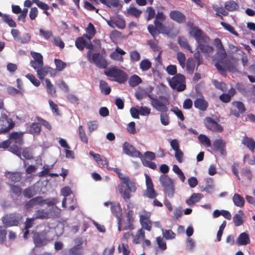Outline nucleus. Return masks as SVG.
I'll list each match as a JSON object with an SVG mask.
<instances>
[{
    "label": "nucleus",
    "instance_id": "1",
    "mask_svg": "<svg viewBox=\"0 0 255 255\" xmlns=\"http://www.w3.org/2000/svg\"><path fill=\"white\" fill-rule=\"evenodd\" d=\"M57 203L58 201L56 199L43 200L41 197H37L30 200L26 204V206L29 207L36 205V204L43 205V204H47L50 207V209L51 208V209L53 210V212L50 211V212H48L44 210H38L35 213V217L36 218L45 219L59 215L60 209L57 208L55 206V204Z\"/></svg>",
    "mask_w": 255,
    "mask_h": 255
},
{
    "label": "nucleus",
    "instance_id": "2",
    "mask_svg": "<svg viewBox=\"0 0 255 255\" xmlns=\"http://www.w3.org/2000/svg\"><path fill=\"white\" fill-rule=\"evenodd\" d=\"M187 25L189 27V34L196 40L201 50L208 54L212 53L213 48L209 45V38L201 30L194 26L193 23L188 22Z\"/></svg>",
    "mask_w": 255,
    "mask_h": 255
},
{
    "label": "nucleus",
    "instance_id": "3",
    "mask_svg": "<svg viewBox=\"0 0 255 255\" xmlns=\"http://www.w3.org/2000/svg\"><path fill=\"white\" fill-rule=\"evenodd\" d=\"M114 171L118 174L121 180L119 187L121 196L125 200L129 199L131 196L129 192H135L136 190L135 183L131 181L128 176L121 173L119 169L115 168L114 169Z\"/></svg>",
    "mask_w": 255,
    "mask_h": 255
},
{
    "label": "nucleus",
    "instance_id": "4",
    "mask_svg": "<svg viewBox=\"0 0 255 255\" xmlns=\"http://www.w3.org/2000/svg\"><path fill=\"white\" fill-rule=\"evenodd\" d=\"M214 42L216 46L219 50L217 53L218 61L215 65L217 69L222 74H224L225 69H228L231 72H235V68L233 66L229 65L227 63L226 53L223 49V46L220 39L216 38L215 39Z\"/></svg>",
    "mask_w": 255,
    "mask_h": 255
},
{
    "label": "nucleus",
    "instance_id": "5",
    "mask_svg": "<svg viewBox=\"0 0 255 255\" xmlns=\"http://www.w3.org/2000/svg\"><path fill=\"white\" fill-rule=\"evenodd\" d=\"M148 97L150 100V105L153 108L161 113L167 112L168 106L170 104L169 99L167 97L160 96L154 98L150 95H148Z\"/></svg>",
    "mask_w": 255,
    "mask_h": 255
},
{
    "label": "nucleus",
    "instance_id": "6",
    "mask_svg": "<svg viewBox=\"0 0 255 255\" xmlns=\"http://www.w3.org/2000/svg\"><path fill=\"white\" fill-rule=\"evenodd\" d=\"M87 58L90 63L94 64L99 68H106L108 66L107 61L99 53H93L89 50L87 53Z\"/></svg>",
    "mask_w": 255,
    "mask_h": 255
},
{
    "label": "nucleus",
    "instance_id": "7",
    "mask_svg": "<svg viewBox=\"0 0 255 255\" xmlns=\"http://www.w3.org/2000/svg\"><path fill=\"white\" fill-rule=\"evenodd\" d=\"M104 73L107 76L113 78L114 81L120 83H124L127 79L126 73L116 67L109 68Z\"/></svg>",
    "mask_w": 255,
    "mask_h": 255
},
{
    "label": "nucleus",
    "instance_id": "8",
    "mask_svg": "<svg viewBox=\"0 0 255 255\" xmlns=\"http://www.w3.org/2000/svg\"><path fill=\"white\" fill-rule=\"evenodd\" d=\"M159 181L167 195L172 197L174 192L173 181L171 178L167 175H161L159 177Z\"/></svg>",
    "mask_w": 255,
    "mask_h": 255
},
{
    "label": "nucleus",
    "instance_id": "9",
    "mask_svg": "<svg viewBox=\"0 0 255 255\" xmlns=\"http://www.w3.org/2000/svg\"><path fill=\"white\" fill-rule=\"evenodd\" d=\"M184 81L185 78L183 75L177 74L169 80V83L172 88L176 89L178 91H182L186 87Z\"/></svg>",
    "mask_w": 255,
    "mask_h": 255
},
{
    "label": "nucleus",
    "instance_id": "10",
    "mask_svg": "<svg viewBox=\"0 0 255 255\" xmlns=\"http://www.w3.org/2000/svg\"><path fill=\"white\" fill-rule=\"evenodd\" d=\"M105 206L110 205L112 213L117 217L118 222V230L121 231V223L122 217V210L119 203L106 202L104 203Z\"/></svg>",
    "mask_w": 255,
    "mask_h": 255
},
{
    "label": "nucleus",
    "instance_id": "11",
    "mask_svg": "<svg viewBox=\"0 0 255 255\" xmlns=\"http://www.w3.org/2000/svg\"><path fill=\"white\" fill-rule=\"evenodd\" d=\"M150 212L142 211L139 213L140 222L143 228L150 231L151 229V222L149 220Z\"/></svg>",
    "mask_w": 255,
    "mask_h": 255
},
{
    "label": "nucleus",
    "instance_id": "12",
    "mask_svg": "<svg viewBox=\"0 0 255 255\" xmlns=\"http://www.w3.org/2000/svg\"><path fill=\"white\" fill-rule=\"evenodd\" d=\"M14 124L11 119H9L6 115H2L0 119V133L5 132L10 130Z\"/></svg>",
    "mask_w": 255,
    "mask_h": 255
},
{
    "label": "nucleus",
    "instance_id": "13",
    "mask_svg": "<svg viewBox=\"0 0 255 255\" xmlns=\"http://www.w3.org/2000/svg\"><path fill=\"white\" fill-rule=\"evenodd\" d=\"M123 150L124 153L133 157H140L142 155L141 153L137 150L129 143L125 142L123 146Z\"/></svg>",
    "mask_w": 255,
    "mask_h": 255
},
{
    "label": "nucleus",
    "instance_id": "14",
    "mask_svg": "<svg viewBox=\"0 0 255 255\" xmlns=\"http://www.w3.org/2000/svg\"><path fill=\"white\" fill-rule=\"evenodd\" d=\"M204 123L206 128L212 131L221 132L223 130V127L211 118H205Z\"/></svg>",
    "mask_w": 255,
    "mask_h": 255
},
{
    "label": "nucleus",
    "instance_id": "15",
    "mask_svg": "<svg viewBox=\"0 0 255 255\" xmlns=\"http://www.w3.org/2000/svg\"><path fill=\"white\" fill-rule=\"evenodd\" d=\"M45 230L40 233L35 232L33 235V241L37 247H41L46 244L47 240Z\"/></svg>",
    "mask_w": 255,
    "mask_h": 255
},
{
    "label": "nucleus",
    "instance_id": "16",
    "mask_svg": "<svg viewBox=\"0 0 255 255\" xmlns=\"http://www.w3.org/2000/svg\"><path fill=\"white\" fill-rule=\"evenodd\" d=\"M85 36L84 35L82 37L78 38L75 41V45L76 47L80 50H82L85 47L86 48L91 50L93 49V45L91 42H87Z\"/></svg>",
    "mask_w": 255,
    "mask_h": 255
},
{
    "label": "nucleus",
    "instance_id": "17",
    "mask_svg": "<svg viewBox=\"0 0 255 255\" xmlns=\"http://www.w3.org/2000/svg\"><path fill=\"white\" fill-rule=\"evenodd\" d=\"M107 22L108 24L112 28L117 27L119 29H124L126 26L124 19L120 17L111 18Z\"/></svg>",
    "mask_w": 255,
    "mask_h": 255
},
{
    "label": "nucleus",
    "instance_id": "18",
    "mask_svg": "<svg viewBox=\"0 0 255 255\" xmlns=\"http://www.w3.org/2000/svg\"><path fill=\"white\" fill-rule=\"evenodd\" d=\"M22 132H12L9 136L10 143L13 145H17L19 148V146L22 142Z\"/></svg>",
    "mask_w": 255,
    "mask_h": 255
},
{
    "label": "nucleus",
    "instance_id": "19",
    "mask_svg": "<svg viewBox=\"0 0 255 255\" xmlns=\"http://www.w3.org/2000/svg\"><path fill=\"white\" fill-rule=\"evenodd\" d=\"M9 147V150L15 154L18 157H20L21 152L20 151V148L18 147L17 145H12L11 143H10V140L4 141L0 143V148H7Z\"/></svg>",
    "mask_w": 255,
    "mask_h": 255
},
{
    "label": "nucleus",
    "instance_id": "20",
    "mask_svg": "<svg viewBox=\"0 0 255 255\" xmlns=\"http://www.w3.org/2000/svg\"><path fill=\"white\" fill-rule=\"evenodd\" d=\"M226 142L221 138L215 139L213 142V146L216 150L219 151L222 155H226Z\"/></svg>",
    "mask_w": 255,
    "mask_h": 255
},
{
    "label": "nucleus",
    "instance_id": "21",
    "mask_svg": "<svg viewBox=\"0 0 255 255\" xmlns=\"http://www.w3.org/2000/svg\"><path fill=\"white\" fill-rule=\"evenodd\" d=\"M76 246L72 248L69 251V255H81L83 252V247L81 246L82 241L80 239L75 240Z\"/></svg>",
    "mask_w": 255,
    "mask_h": 255
},
{
    "label": "nucleus",
    "instance_id": "22",
    "mask_svg": "<svg viewBox=\"0 0 255 255\" xmlns=\"http://www.w3.org/2000/svg\"><path fill=\"white\" fill-rule=\"evenodd\" d=\"M2 221L5 227L17 226L18 224V221L16 219L15 216L13 215L4 216L2 218Z\"/></svg>",
    "mask_w": 255,
    "mask_h": 255
},
{
    "label": "nucleus",
    "instance_id": "23",
    "mask_svg": "<svg viewBox=\"0 0 255 255\" xmlns=\"http://www.w3.org/2000/svg\"><path fill=\"white\" fill-rule=\"evenodd\" d=\"M169 15H170V18L172 20H173L178 23H182L185 21V15L179 11H177V10L171 11L170 12Z\"/></svg>",
    "mask_w": 255,
    "mask_h": 255
},
{
    "label": "nucleus",
    "instance_id": "24",
    "mask_svg": "<svg viewBox=\"0 0 255 255\" xmlns=\"http://www.w3.org/2000/svg\"><path fill=\"white\" fill-rule=\"evenodd\" d=\"M203 197L201 193H193L189 199L186 200V203L189 206H193L195 203L198 202Z\"/></svg>",
    "mask_w": 255,
    "mask_h": 255
},
{
    "label": "nucleus",
    "instance_id": "25",
    "mask_svg": "<svg viewBox=\"0 0 255 255\" xmlns=\"http://www.w3.org/2000/svg\"><path fill=\"white\" fill-rule=\"evenodd\" d=\"M89 154L93 157L95 160L97 162L98 164L102 165L103 166H107L108 160L106 157L101 156L99 154L95 153L92 151H91Z\"/></svg>",
    "mask_w": 255,
    "mask_h": 255
},
{
    "label": "nucleus",
    "instance_id": "26",
    "mask_svg": "<svg viewBox=\"0 0 255 255\" xmlns=\"http://www.w3.org/2000/svg\"><path fill=\"white\" fill-rule=\"evenodd\" d=\"M194 106L202 111H205L208 106V103L202 98L197 99L194 103Z\"/></svg>",
    "mask_w": 255,
    "mask_h": 255
},
{
    "label": "nucleus",
    "instance_id": "27",
    "mask_svg": "<svg viewBox=\"0 0 255 255\" xmlns=\"http://www.w3.org/2000/svg\"><path fill=\"white\" fill-rule=\"evenodd\" d=\"M250 241L249 235L246 233H241L238 237L237 243L239 245H246L249 244Z\"/></svg>",
    "mask_w": 255,
    "mask_h": 255
},
{
    "label": "nucleus",
    "instance_id": "28",
    "mask_svg": "<svg viewBox=\"0 0 255 255\" xmlns=\"http://www.w3.org/2000/svg\"><path fill=\"white\" fill-rule=\"evenodd\" d=\"M86 32L87 34H84V36H85L88 41L90 42L92 38L96 33V29L93 24L91 23H89L88 24V26L86 28Z\"/></svg>",
    "mask_w": 255,
    "mask_h": 255
},
{
    "label": "nucleus",
    "instance_id": "29",
    "mask_svg": "<svg viewBox=\"0 0 255 255\" xmlns=\"http://www.w3.org/2000/svg\"><path fill=\"white\" fill-rule=\"evenodd\" d=\"M233 201L235 206L242 207L245 204V200L243 197L237 193H235L232 198Z\"/></svg>",
    "mask_w": 255,
    "mask_h": 255
},
{
    "label": "nucleus",
    "instance_id": "30",
    "mask_svg": "<svg viewBox=\"0 0 255 255\" xmlns=\"http://www.w3.org/2000/svg\"><path fill=\"white\" fill-rule=\"evenodd\" d=\"M41 130V128L38 123H32L27 128V131L33 135L38 134Z\"/></svg>",
    "mask_w": 255,
    "mask_h": 255
},
{
    "label": "nucleus",
    "instance_id": "31",
    "mask_svg": "<svg viewBox=\"0 0 255 255\" xmlns=\"http://www.w3.org/2000/svg\"><path fill=\"white\" fill-rule=\"evenodd\" d=\"M244 215V214L241 210H239L238 214L234 215L233 220L236 226H240L243 224Z\"/></svg>",
    "mask_w": 255,
    "mask_h": 255
},
{
    "label": "nucleus",
    "instance_id": "32",
    "mask_svg": "<svg viewBox=\"0 0 255 255\" xmlns=\"http://www.w3.org/2000/svg\"><path fill=\"white\" fill-rule=\"evenodd\" d=\"M141 82V79L137 75L130 76L128 79V84L132 87L136 86Z\"/></svg>",
    "mask_w": 255,
    "mask_h": 255
},
{
    "label": "nucleus",
    "instance_id": "33",
    "mask_svg": "<svg viewBox=\"0 0 255 255\" xmlns=\"http://www.w3.org/2000/svg\"><path fill=\"white\" fill-rule=\"evenodd\" d=\"M242 143L251 151H253L255 148V141L251 138L244 137L242 140Z\"/></svg>",
    "mask_w": 255,
    "mask_h": 255
},
{
    "label": "nucleus",
    "instance_id": "34",
    "mask_svg": "<svg viewBox=\"0 0 255 255\" xmlns=\"http://www.w3.org/2000/svg\"><path fill=\"white\" fill-rule=\"evenodd\" d=\"M51 68L48 67H41L38 69L37 71V74L39 78L42 80L46 76V75L50 72Z\"/></svg>",
    "mask_w": 255,
    "mask_h": 255
},
{
    "label": "nucleus",
    "instance_id": "35",
    "mask_svg": "<svg viewBox=\"0 0 255 255\" xmlns=\"http://www.w3.org/2000/svg\"><path fill=\"white\" fill-rule=\"evenodd\" d=\"M46 87L48 93L52 97H55L56 95V90L53 86V85L51 83L50 80L48 79H46L45 80Z\"/></svg>",
    "mask_w": 255,
    "mask_h": 255
},
{
    "label": "nucleus",
    "instance_id": "36",
    "mask_svg": "<svg viewBox=\"0 0 255 255\" xmlns=\"http://www.w3.org/2000/svg\"><path fill=\"white\" fill-rule=\"evenodd\" d=\"M144 232L142 229H140L138 231L136 235L134 237L133 242L134 244L140 243L144 240Z\"/></svg>",
    "mask_w": 255,
    "mask_h": 255
},
{
    "label": "nucleus",
    "instance_id": "37",
    "mask_svg": "<svg viewBox=\"0 0 255 255\" xmlns=\"http://www.w3.org/2000/svg\"><path fill=\"white\" fill-rule=\"evenodd\" d=\"M151 62L148 59L142 60L139 64V68L142 71H146L151 67Z\"/></svg>",
    "mask_w": 255,
    "mask_h": 255
},
{
    "label": "nucleus",
    "instance_id": "38",
    "mask_svg": "<svg viewBox=\"0 0 255 255\" xmlns=\"http://www.w3.org/2000/svg\"><path fill=\"white\" fill-rule=\"evenodd\" d=\"M178 43L181 47L189 50L191 53L193 52L186 38L179 37L178 38Z\"/></svg>",
    "mask_w": 255,
    "mask_h": 255
},
{
    "label": "nucleus",
    "instance_id": "39",
    "mask_svg": "<svg viewBox=\"0 0 255 255\" xmlns=\"http://www.w3.org/2000/svg\"><path fill=\"white\" fill-rule=\"evenodd\" d=\"M100 88L101 92L105 95L109 94L111 92V88L108 84L104 81L100 82Z\"/></svg>",
    "mask_w": 255,
    "mask_h": 255
},
{
    "label": "nucleus",
    "instance_id": "40",
    "mask_svg": "<svg viewBox=\"0 0 255 255\" xmlns=\"http://www.w3.org/2000/svg\"><path fill=\"white\" fill-rule=\"evenodd\" d=\"M195 64L194 60L192 58L188 59L186 65V71L189 74H192L195 69Z\"/></svg>",
    "mask_w": 255,
    "mask_h": 255
},
{
    "label": "nucleus",
    "instance_id": "41",
    "mask_svg": "<svg viewBox=\"0 0 255 255\" xmlns=\"http://www.w3.org/2000/svg\"><path fill=\"white\" fill-rule=\"evenodd\" d=\"M172 170L175 173H176L178 175V177L182 181V182H184L185 180V177L184 176V174L177 165H173Z\"/></svg>",
    "mask_w": 255,
    "mask_h": 255
},
{
    "label": "nucleus",
    "instance_id": "42",
    "mask_svg": "<svg viewBox=\"0 0 255 255\" xmlns=\"http://www.w3.org/2000/svg\"><path fill=\"white\" fill-rule=\"evenodd\" d=\"M6 176L13 182H17L20 180V174L18 172H8Z\"/></svg>",
    "mask_w": 255,
    "mask_h": 255
},
{
    "label": "nucleus",
    "instance_id": "43",
    "mask_svg": "<svg viewBox=\"0 0 255 255\" xmlns=\"http://www.w3.org/2000/svg\"><path fill=\"white\" fill-rule=\"evenodd\" d=\"M1 17L3 21L6 23L10 27H15L16 26L15 22L8 15L2 14Z\"/></svg>",
    "mask_w": 255,
    "mask_h": 255
},
{
    "label": "nucleus",
    "instance_id": "44",
    "mask_svg": "<svg viewBox=\"0 0 255 255\" xmlns=\"http://www.w3.org/2000/svg\"><path fill=\"white\" fill-rule=\"evenodd\" d=\"M145 195L149 198L153 199L157 196V193L154 189L153 186L146 188L145 192Z\"/></svg>",
    "mask_w": 255,
    "mask_h": 255
},
{
    "label": "nucleus",
    "instance_id": "45",
    "mask_svg": "<svg viewBox=\"0 0 255 255\" xmlns=\"http://www.w3.org/2000/svg\"><path fill=\"white\" fill-rule=\"evenodd\" d=\"M176 58L182 68H184L185 65L186 57L185 54L182 52L177 53Z\"/></svg>",
    "mask_w": 255,
    "mask_h": 255
},
{
    "label": "nucleus",
    "instance_id": "46",
    "mask_svg": "<svg viewBox=\"0 0 255 255\" xmlns=\"http://www.w3.org/2000/svg\"><path fill=\"white\" fill-rule=\"evenodd\" d=\"M198 139L201 143L206 145L207 147L211 146V143L210 139L204 134H200L198 136Z\"/></svg>",
    "mask_w": 255,
    "mask_h": 255
},
{
    "label": "nucleus",
    "instance_id": "47",
    "mask_svg": "<svg viewBox=\"0 0 255 255\" xmlns=\"http://www.w3.org/2000/svg\"><path fill=\"white\" fill-rule=\"evenodd\" d=\"M79 137L82 141L85 143H88V138L87 136L85 130L82 126H80L78 128Z\"/></svg>",
    "mask_w": 255,
    "mask_h": 255
},
{
    "label": "nucleus",
    "instance_id": "48",
    "mask_svg": "<svg viewBox=\"0 0 255 255\" xmlns=\"http://www.w3.org/2000/svg\"><path fill=\"white\" fill-rule=\"evenodd\" d=\"M186 249L189 251H193L195 247V242L191 238H188L186 240Z\"/></svg>",
    "mask_w": 255,
    "mask_h": 255
},
{
    "label": "nucleus",
    "instance_id": "49",
    "mask_svg": "<svg viewBox=\"0 0 255 255\" xmlns=\"http://www.w3.org/2000/svg\"><path fill=\"white\" fill-rule=\"evenodd\" d=\"M162 235L166 240H172L175 238V234L170 230H162Z\"/></svg>",
    "mask_w": 255,
    "mask_h": 255
},
{
    "label": "nucleus",
    "instance_id": "50",
    "mask_svg": "<svg viewBox=\"0 0 255 255\" xmlns=\"http://www.w3.org/2000/svg\"><path fill=\"white\" fill-rule=\"evenodd\" d=\"M210 183L208 182L202 191H206L208 193H212L215 190V185L212 179H210Z\"/></svg>",
    "mask_w": 255,
    "mask_h": 255
},
{
    "label": "nucleus",
    "instance_id": "51",
    "mask_svg": "<svg viewBox=\"0 0 255 255\" xmlns=\"http://www.w3.org/2000/svg\"><path fill=\"white\" fill-rule=\"evenodd\" d=\"M225 7L226 10L233 11L238 8V4L234 1H230L225 3Z\"/></svg>",
    "mask_w": 255,
    "mask_h": 255
},
{
    "label": "nucleus",
    "instance_id": "52",
    "mask_svg": "<svg viewBox=\"0 0 255 255\" xmlns=\"http://www.w3.org/2000/svg\"><path fill=\"white\" fill-rule=\"evenodd\" d=\"M128 13L135 17H138L141 13L142 11L134 7L130 6L127 9Z\"/></svg>",
    "mask_w": 255,
    "mask_h": 255
},
{
    "label": "nucleus",
    "instance_id": "53",
    "mask_svg": "<svg viewBox=\"0 0 255 255\" xmlns=\"http://www.w3.org/2000/svg\"><path fill=\"white\" fill-rule=\"evenodd\" d=\"M213 9L216 11V14L218 15H219L220 14L224 15H227L228 13L226 9L223 6H219L217 5H215L213 6Z\"/></svg>",
    "mask_w": 255,
    "mask_h": 255
},
{
    "label": "nucleus",
    "instance_id": "54",
    "mask_svg": "<svg viewBox=\"0 0 255 255\" xmlns=\"http://www.w3.org/2000/svg\"><path fill=\"white\" fill-rule=\"evenodd\" d=\"M156 242L158 245V247L161 251H165L166 248V244L165 241L161 237H157L156 238Z\"/></svg>",
    "mask_w": 255,
    "mask_h": 255
},
{
    "label": "nucleus",
    "instance_id": "55",
    "mask_svg": "<svg viewBox=\"0 0 255 255\" xmlns=\"http://www.w3.org/2000/svg\"><path fill=\"white\" fill-rule=\"evenodd\" d=\"M140 159L142 161L143 164L147 167H148L151 169H154L156 167V165L153 162L151 161L147 160L142 155L140 157Z\"/></svg>",
    "mask_w": 255,
    "mask_h": 255
},
{
    "label": "nucleus",
    "instance_id": "56",
    "mask_svg": "<svg viewBox=\"0 0 255 255\" xmlns=\"http://www.w3.org/2000/svg\"><path fill=\"white\" fill-rule=\"evenodd\" d=\"M39 35L44 39L47 40L52 36V33L50 30H44L43 29H40Z\"/></svg>",
    "mask_w": 255,
    "mask_h": 255
},
{
    "label": "nucleus",
    "instance_id": "57",
    "mask_svg": "<svg viewBox=\"0 0 255 255\" xmlns=\"http://www.w3.org/2000/svg\"><path fill=\"white\" fill-rule=\"evenodd\" d=\"M102 3L109 7H116L119 4V0H103Z\"/></svg>",
    "mask_w": 255,
    "mask_h": 255
},
{
    "label": "nucleus",
    "instance_id": "58",
    "mask_svg": "<svg viewBox=\"0 0 255 255\" xmlns=\"http://www.w3.org/2000/svg\"><path fill=\"white\" fill-rule=\"evenodd\" d=\"M7 231L5 228L0 226V244H3L6 240Z\"/></svg>",
    "mask_w": 255,
    "mask_h": 255
},
{
    "label": "nucleus",
    "instance_id": "59",
    "mask_svg": "<svg viewBox=\"0 0 255 255\" xmlns=\"http://www.w3.org/2000/svg\"><path fill=\"white\" fill-rule=\"evenodd\" d=\"M54 62L56 66V69L58 71H62L66 67V64L60 59H55Z\"/></svg>",
    "mask_w": 255,
    "mask_h": 255
},
{
    "label": "nucleus",
    "instance_id": "60",
    "mask_svg": "<svg viewBox=\"0 0 255 255\" xmlns=\"http://www.w3.org/2000/svg\"><path fill=\"white\" fill-rule=\"evenodd\" d=\"M25 77L35 86L38 87L40 85V81L37 79L33 75L28 74L25 75Z\"/></svg>",
    "mask_w": 255,
    "mask_h": 255
},
{
    "label": "nucleus",
    "instance_id": "61",
    "mask_svg": "<svg viewBox=\"0 0 255 255\" xmlns=\"http://www.w3.org/2000/svg\"><path fill=\"white\" fill-rule=\"evenodd\" d=\"M130 60L133 62H137L139 60L140 58V54L137 51L134 50L130 51Z\"/></svg>",
    "mask_w": 255,
    "mask_h": 255
},
{
    "label": "nucleus",
    "instance_id": "62",
    "mask_svg": "<svg viewBox=\"0 0 255 255\" xmlns=\"http://www.w3.org/2000/svg\"><path fill=\"white\" fill-rule=\"evenodd\" d=\"M139 114L143 116H147L150 113V109L146 106L138 107Z\"/></svg>",
    "mask_w": 255,
    "mask_h": 255
},
{
    "label": "nucleus",
    "instance_id": "63",
    "mask_svg": "<svg viewBox=\"0 0 255 255\" xmlns=\"http://www.w3.org/2000/svg\"><path fill=\"white\" fill-rule=\"evenodd\" d=\"M31 55L34 61H37L38 63H43V57L41 54L31 51Z\"/></svg>",
    "mask_w": 255,
    "mask_h": 255
},
{
    "label": "nucleus",
    "instance_id": "64",
    "mask_svg": "<svg viewBox=\"0 0 255 255\" xmlns=\"http://www.w3.org/2000/svg\"><path fill=\"white\" fill-rule=\"evenodd\" d=\"M31 39V36L29 34L27 33H24L22 37H20V39L18 40V42H20L22 44L27 43L30 41Z\"/></svg>",
    "mask_w": 255,
    "mask_h": 255
}]
</instances>
